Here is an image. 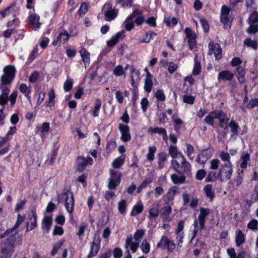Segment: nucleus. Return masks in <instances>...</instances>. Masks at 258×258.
Returning <instances> with one entry per match:
<instances>
[{"mask_svg": "<svg viewBox=\"0 0 258 258\" xmlns=\"http://www.w3.org/2000/svg\"><path fill=\"white\" fill-rule=\"evenodd\" d=\"M212 186L210 184H207L204 187V191L206 196L211 200H212L214 197V192L212 191Z\"/></svg>", "mask_w": 258, "mask_h": 258, "instance_id": "864d4df0", "label": "nucleus"}, {"mask_svg": "<svg viewBox=\"0 0 258 258\" xmlns=\"http://www.w3.org/2000/svg\"><path fill=\"white\" fill-rule=\"evenodd\" d=\"M140 247L144 254H148L150 251L151 245L147 239H144L142 241Z\"/></svg>", "mask_w": 258, "mask_h": 258, "instance_id": "79ce46f5", "label": "nucleus"}, {"mask_svg": "<svg viewBox=\"0 0 258 258\" xmlns=\"http://www.w3.org/2000/svg\"><path fill=\"white\" fill-rule=\"evenodd\" d=\"M165 131L166 130L165 128L159 127H151L148 129V132L151 134H158L161 135H162L163 133L165 132Z\"/></svg>", "mask_w": 258, "mask_h": 258, "instance_id": "4d7b16f0", "label": "nucleus"}, {"mask_svg": "<svg viewBox=\"0 0 258 258\" xmlns=\"http://www.w3.org/2000/svg\"><path fill=\"white\" fill-rule=\"evenodd\" d=\"M77 169L79 171L84 170L86 167L88 165H92L93 159L90 157L85 158L82 156L79 157L78 158Z\"/></svg>", "mask_w": 258, "mask_h": 258, "instance_id": "f3484780", "label": "nucleus"}, {"mask_svg": "<svg viewBox=\"0 0 258 258\" xmlns=\"http://www.w3.org/2000/svg\"><path fill=\"white\" fill-rule=\"evenodd\" d=\"M130 72L132 85L133 87H135L139 82L140 80V72L139 70L136 69L133 67H132V68H131Z\"/></svg>", "mask_w": 258, "mask_h": 258, "instance_id": "393cba45", "label": "nucleus"}, {"mask_svg": "<svg viewBox=\"0 0 258 258\" xmlns=\"http://www.w3.org/2000/svg\"><path fill=\"white\" fill-rule=\"evenodd\" d=\"M73 84V81L72 79L68 78L67 80L65 81L63 84V89L66 92H68L70 91L72 87Z\"/></svg>", "mask_w": 258, "mask_h": 258, "instance_id": "680f3d73", "label": "nucleus"}, {"mask_svg": "<svg viewBox=\"0 0 258 258\" xmlns=\"http://www.w3.org/2000/svg\"><path fill=\"white\" fill-rule=\"evenodd\" d=\"M180 164L176 160H172L171 166L174 170L180 174L189 176L191 174V165L184 158L180 159Z\"/></svg>", "mask_w": 258, "mask_h": 258, "instance_id": "423d86ee", "label": "nucleus"}, {"mask_svg": "<svg viewBox=\"0 0 258 258\" xmlns=\"http://www.w3.org/2000/svg\"><path fill=\"white\" fill-rule=\"evenodd\" d=\"M4 74L1 78L0 86H7L13 81L16 73L15 67L11 65L7 66L4 68Z\"/></svg>", "mask_w": 258, "mask_h": 258, "instance_id": "0eeeda50", "label": "nucleus"}, {"mask_svg": "<svg viewBox=\"0 0 258 258\" xmlns=\"http://www.w3.org/2000/svg\"><path fill=\"white\" fill-rule=\"evenodd\" d=\"M118 129L121 133L120 139L123 142H127L131 140V135L130 133V127L127 125L119 123Z\"/></svg>", "mask_w": 258, "mask_h": 258, "instance_id": "2eb2a0df", "label": "nucleus"}, {"mask_svg": "<svg viewBox=\"0 0 258 258\" xmlns=\"http://www.w3.org/2000/svg\"><path fill=\"white\" fill-rule=\"evenodd\" d=\"M69 37L70 34L67 31L61 32L56 37V39L52 42V45L56 46L59 45L62 42L64 43L69 40Z\"/></svg>", "mask_w": 258, "mask_h": 258, "instance_id": "b1692460", "label": "nucleus"}, {"mask_svg": "<svg viewBox=\"0 0 258 258\" xmlns=\"http://www.w3.org/2000/svg\"><path fill=\"white\" fill-rule=\"evenodd\" d=\"M52 219L51 216H45L42 220L41 228L48 233L51 227Z\"/></svg>", "mask_w": 258, "mask_h": 258, "instance_id": "a878e982", "label": "nucleus"}, {"mask_svg": "<svg viewBox=\"0 0 258 258\" xmlns=\"http://www.w3.org/2000/svg\"><path fill=\"white\" fill-rule=\"evenodd\" d=\"M102 11L104 15L105 20L107 22H110L114 20L118 14V10L112 8V5L109 3H106L104 5Z\"/></svg>", "mask_w": 258, "mask_h": 258, "instance_id": "6e6552de", "label": "nucleus"}, {"mask_svg": "<svg viewBox=\"0 0 258 258\" xmlns=\"http://www.w3.org/2000/svg\"><path fill=\"white\" fill-rule=\"evenodd\" d=\"M2 94L0 95V105H5L8 101V94L10 92V89L8 86H0Z\"/></svg>", "mask_w": 258, "mask_h": 258, "instance_id": "6ab92c4d", "label": "nucleus"}, {"mask_svg": "<svg viewBox=\"0 0 258 258\" xmlns=\"http://www.w3.org/2000/svg\"><path fill=\"white\" fill-rule=\"evenodd\" d=\"M157 151V148L155 146L149 147L148 149V152L146 155L147 159L152 162L154 160L155 154Z\"/></svg>", "mask_w": 258, "mask_h": 258, "instance_id": "37998d69", "label": "nucleus"}, {"mask_svg": "<svg viewBox=\"0 0 258 258\" xmlns=\"http://www.w3.org/2000/svg\"><path fill=\"white\" fill-rule=\"evenodd\" d=\"M88 9V5L85 3H82L80 6V8L79 11H78L79 15L80 16L84 15L87 12Z\"/></svg>", "mask_w": 258, "mask_h": 258, "instance_id": "338daca9", "label": "nucleus"}, {"mask_svg": "<svg viewBox=\"0 0 258 258\" xmlns=\"http://www.w3.org/2000/svg\"><path fill=\"white\" fill-rule=\"evenodd\" d=\"M142 14L143 12L141 10L136 9L126 18L124 22L126 30L129 31L132 30L135 27V23L138 26H140L145 22Z\"/></svg>", "mask_w": 258, "mask_h": 258, "instance_id": "7ed1b4c3", "label": "nucleus"}, {"mask_svg": "<svg viewBox=\"0 0 258 258\" xmlns=\"http://www.w3.org/2000/svg\"><path fill=\"white\" fill-rule=\"evenodd\" d=\"M57 199L59 203H64L67 211L69 213L73 212L74 209V199L72 192L67 190L58 195Z\"/></svg>", "mask_w": 258, "mask_h": 258, "instance_id": "39448f33", "label": "nucleus"}, {"mask_svg": "<svg viewBox=\"0 0 258 258\" xmlns=\"http://www.w3.org/2000/svg\"><path fill=\"white\" fill-rule=\"evenodd\" d=\"M64 242L63 239H61L56 242L53 246L52 249L51 251V255L52 256H54L57 252L58 250L60 249V248L62 246Z\"/></svg>", "mask_w": 258, "mask_h": 258, "instance_id": "8fccbe9b", "label": "nucleus"}, {"mask_svg": "<svg viewBox=\"0 0 258 258\" xmlns=\"http://www.w3.org/2000/svg\"><path fill=\"white\" fill-rule=\"evenodd\" d=\"M19 90L22 94H24L28 100L30 101L31 99L30 94L31 93V88L26 84L22 83L19 86Z\"/></svg>", "mask_w": 258, "mask_h": 258, "instance_id": "2f4dec72", "label": "nucleus"}, {"mask_svg": "<svg viewBox=\"0 0 258 258\" xmlns=\"http://www.w3.org/2000/svg\"><path fill=\"white\" fill-rule=\"evenodd\" d=\"M237 78L239 82L243 84L245 82L246 71L244 67L238 66L236 69Z\"/></svg>", "mask_w": 258, "mask_h": 258, "instance_id": "c85d7f7f", "label": "nucleus"}, {"mask_svg": "<svg viewBox=\"0 0 258 258\" xmlns=\"http://www.w3.org/2000/svg\"><path fill=\"white\" fill-rule=\"evenodd\" d=\"M182 200L184 206H189L192 209L196 208L199 203V199L196 197L191 196L187 192L182 194Z\"/></svg>", "mask_w": 258, "mask_h": 258, "instance_id": "4468645a", "label": "nucleus"}, {"mask_svg": "<svg viewBox=\"0 0 258 258\" xmlns=\"http://www.w3.org/2000/svg\"><path fill=\"white\" fill-rule=\"evenodd\" d=\"M158 156L159 168L162 169L164 167L165 163L167 160V155L164 152H160L158 153Z\"/></svg>", "mask_w": 258, "mask_h": 258, "instance_id": "ea45409f", "label": "nucleus"}, {"mask_svg": "<svg viewBox=\"0 0 258 258\" xmlns=\"http://www.w3.org/2000/svg\"><path fill=\"white\" fill-rule=\"evenodd\" d=\"M157 246L160 249H167L169 252H173L175 248V244L167 236L163 235L158 242Z\"/></svg>", "mask_w": 258, "mask_h": 258, "instance_id": "1a4fd4ad", "label": "nucleus"}, {"mask_svg": "<svg viewBox=\"0 0 258 258\" xmlns=\"http://www.w3.org/2000/svg\"><path fill=\"white\" fill-rule=\"evenodd\" d=\"M198 55L195 54L194 58V67L192 70V74L195 76L198 75L201 72V65L200 62L197 60Z\"/></svg>", "mask_w": 258, "mask_h": 258, "instance_id": "a19ab883", "label": "nucleus"}, {"mask_svg": "<svg viewBox=\"0 0 258 258\" xmlns=\"http://www.w3.org/2000/svg\"><path fill=\"white\" fill-rule=\"evenodd\" d=\"M195 100V97L190 95H185L183 97V102L190 105H192L194 103Z\"/></svg>", "mask_w": 258, "mask_h": 258, "instance_id": "774afa93", "label": "nucleus"}, {"mask_svg": "<svg viewBox=\"0 0 258 258\" xmlns=\"http://www.w3.org/2000/svg\"><path fill=\"white\" fill-rule=\"evenodd\" d=\"M171 179L174 184H181L185 182L186 177L184 174L178 176L176 174H173L171 175Z\"/></svg>", "mask_w": 258, "mask_h": 258, "instance_id": "4c0bfd02", "label": "nucleus"}, {"mask_svg": "<svg viewBox=\"0 0 258 258\" xmlns=\"http://www.w3.org/2000/svg\"><path fill=\"white\" fill-rule=\"evenodd\" d=\"M144 209L143 204L141 202H138L133 208L131 212V216H135L141 213Z\"/></svg>", "mask_w": 258, "mask_h": 258, "instance_id": "c9c22d12", "label": "nucleus"}, {"mask_svg": "<svg viewBox=\"0 0 258 258\" xmlns=\"http://www.w3.org/2000/svg\"><path fill=\"white\" fill-rule=\"evenodd\" d=\"M229 126L230 128L231 132L234 135H236L238 134V131L239 128V125L234 120L232 119L229 123Z\"/></svg>", "mask_w": 258, "mask_h": 258, "instance_id": "09e8293b", "label": "nucleus"}, {"mask_svg": "<svg viewBox=\"0 0 258 258\" xmlns=\"http://www.w3.org/2000/svg\"><path fill=\"white\" fill-rule=\"evenodd\" d=\"M100 248V243H96L93 241L91 245V249L87 258H91L95 256L98 253Z\"/></svg>", "mask_w": 258, "mask_h": 258, "instance_id": "f704fd0d", "label": "nucleus"}, {"mask_svg": "<svg viewBox=\"0 0 258 258\" xmlns=\"http://www.w3.org/2000/svg\"><path fill=\"white\" fill-rule=\"evenodd\" d=\"M210 210L208 208H201L200 209V214L198 215V219L196 220L199 224V229L201 230L205 228V222L206 217L210 214Z\"/></svg>", "mask_w": 258, "mask_h": 258, "instance_id": "ddd939ff", "label": "nucleus"}, {"mask_svg": "<svg viewBox=\"0 0 258 258\" xmlns=\"http://www.w3.org/2000/svg\"><path fill=\"white\" fill-rule=\"evenodd\" d=\"M243 44L247 47H251L254 49H256L257 48L258 44L256 40H252L250 38H247L244 41Z\"/></svg>", "mask_w": 258, "mask_h": 258, "instance_id": "a18cd8bd", "label": "nucleus"}, {"mask_svg": "<svg viewBox=\"0 0 258 258\" xmlns=\"http://www.w3.org/2000/svg\"><path fill=\"white\" fill-rule=\"evenodd\" d=\"M25 216L19 214L17 217L16 223L12 228L8 229L4 234L1 235V238H6V242L3 244L0 250V258H9L14 251L15 242L21 244L22 238L19 236L18 232L16 230L17 228L24 221Z\"/></svg>", "mask_w": 258, "mask_h": 258, "instance_id": "f257e3e1", "label": "nucleus"}, {"mask_svg": "<svg viewBox=\"0 0 258 258\" xmlns=\"http://www.w3.org/2000/svg\"><path fill=\"white\" fill-rule=\"evenodd\" d=\"M32 216L29 217V221L27 223L26 231H30L37 227V215L35 211H32Z\"/></svg>", "mask_w": 258, "mask_h": 258, "instance_id": "5701e85b", "label": "nucleus"}, {"mask_svg": "<svg viewBox=\"0 0 258 258\" xmlns=\"http://www.w3.org/2000/svg\"><path fill=\"white\" fill-rule=\"evenodd\" d=\"M219 116H218V118L219 119L220 125L222 128L226 129L227 128L229 118L226 113L222 112L221 111L219 110Z\"/></svg>", "mask_w": 258, "mask_h": 258, "instance_id": "bb28decb", "label": "nucleus"}, {"mask_svg": "<svg viewBox=\"0 0 258 258\" xmlns=\"http://www.w3.org/2000/svg\"><path fill=\"white\" fill-rule=\"evenodd\" d=\"M241 163L240 166L242 169H245L247 167L248 162L250 160V155L247 152H244L241 156Z\"/></svg>", "mask_w": 258, "mask_h": 258, "instance_id": "e433bc0d", "label": "nucleus"}, {"mask_svg": "<svg viewBox=\"0 0 258 258\" xmlns=\"http://www.w3.org/2000/svg\"><path fill=\"white\" fill-rule=\"evenodd\" d=\"M22 4L18 1L13 2L10 6L6 8L4 10L7 16H11L9 19V24L10 26H17L20 23V21L17 16L19 14Z\"/></svg>", "mask_w": 258, "mask_h": 258, "instance_id": "20e7f679", "label": "nucleus"}, {"mask_svg": "<svg viewBox=\"0 0 258 258\" xmlns=\"http://www.w3.org/2000/svg\"><path fill=\"white\" fill-rule=\"evenodd\" d=\"M110 178L108 179V187L110 189H114L120 182L121 174L120 172L110 169Z\"/></svg>", "mask_w": 258, "mask_h": 258, "instance_id": "9d476101", "label": "nucleus"}, {"mask_svg": "<svg viewBox=\"0 0 258 258\" xmlns=\"http://www.w3.org/2000/svg\"><path fill=\"white\" fill-rule=\"evenodd\" d=\"M168 152L172 160H180L184 157L181 152H179L177 147L174 145H170L169 147Z\"/></svg>", "mask_w": 258, "mask_h": 258, "instance_id": "412c9836", "label": "nucleus"}, {"mask_svg": "<svg viewBox=\"0 0 258 258\" xmlns=\"http://www.w3.org/2000/svg\"><path fill=\"white\" fill-rule=\"evenodd\" d=\"M127 207L126 201L125 200H122L118 203V210L119 213L123 214L126 212V208Z\"/></svg>", "mask_w": 258, "mask_h": 258, "instance_id": "603ef678", "label": "nucleus"}, {"mask_svg": "<svg viewBox=\"0 0 258 258\" xmlns=\"http://www.w3.org/2000/svg\"><path fill=\"white\" fill-rule=\"evenodd\" d=\"M145 231L144 229H138L137 230L134 235V238L136 242H138L139 244V242L141 241V239L145 235Z\"/></svg>", "mask_w": 258, "mask_h": 258, "instance_id": "49530a36", "label": "nucleus"}, {"mask_svg": "<svg viewBox=\"0 0 258 258\" xmlns=\"http://www.w3.org/2000/svg\"><path fill=\"white\" fill-rule=\"evenodd\" d=\"M233 173V168L232 163H225L220 165L217 172L213 171L209 172L206 181L213 182L219 179L221 182H225L231 178Z\"/></svg>", "mask_w": 258, "mask_h": 258, "instance_id": "f03ea898", "label": "nucleus"}, {"mask_svg": "<svg viewBox=\"0 0 258 258\" xmlns=\"http://www.w3.org/2000/svg\"><path fill=\"white\" fill-rule=\"evenodd\" d=\"M173 120L175 123L174 128L176 132H178L181 128L182 124H183L182 120L179 118L175 117L174 116L172 117Z\"/></svg>", "mask_w": 258, "mask_h": 258, "instance_id": "052dcab7", "label": "nucleus"}, {"mask_svg": "<svg viewBox=\"0 0 258 258\" xmlns=\"http://www.w3.org/2000/svg\"><path fill=\"white\" fill-rule=\"evenodd\" d=\"M101 106V102L100 99H97L94 102V108L91 110L93 117H97L99 116L100 110Z\"/></svg>", "mask_w": 258, "mask_h": 258, "instance_id": "58836bf2", "label": "nucleus"}, {"mask_svg": "<svg viewBox=\"0 0 258 258\" xmlns=\"http://www.w3.org/2000/svg\"><path fill=\"white\" fill-rule=\"evenodd\" d=\"M153 86L152 79H145L144 89L146 92L149 93L151 91Z\"/></svg>", "mask_w": 258, "mask_h": 258, "instance_id": "bf43d9fd", "label": "nucleus"}, {"mask_svg": "<svg viewBox=\"0 0 258 258\" xmlns=\"http://www.w3.org/2000/svg\"><path fill=\"white\" fill-rule=\"evenodd\" d=\"M220 161L218 159H212L210 162V169L213 170L218 169Z\"/></svg>", "mask_w": 258, "mask_h": 258, "instance_id": "13d9d810", "label": "nucleus"}, {"mask_svg": "<svg viewBox=\"0 0 258 258\" xmlns=\"http://www.w3.org/2000/svg\"><path fill=\"white\" fill-rule=\"evenodd\" d=\"M219 157L222 161L225 163H231L230 161V156L228 153L221 151L219 154Z\"/></svg>", "mask_w": 258, "mask_h": 258, "instance_id": "6e6d98bb", "label": "nucleus"}, {"mask_svg": "<svg viewBox=\"0 0 258 258\" xmlns=\"http://www.w3.org/2000/svg\"><path fill=\"white\" fill-rule=\"evenodd\" d=\"M186 38L190 50L195 51L197 47V35L190 28L186 27L184 30Z\"/></svg>", "mask_w": 258, "mask_h": 258, "instance_id": "9b49d317", "label": "nucleus"}, {"mask_svg": "<svg viewBox=\"0 0 258 258\" xmlns=\"http://www.w3.org/2000/svg\"><path fill=\"white\" fill-rule=\"evenodd\" d=\"M80 53L84 63L85 67L86 68L90 63V53L84 48L80 50Z\"/></svg>", "mask_w": 258, "mask_h": 258, "instance_id": "473e14b6", "label": "nucleus"}, {"mask_svg": "<svg viewBox=\"0 0 258 258\" xmlns=\"http://www.w3.org/2000/svg\"><path fill=\"white\" fill-rule=\"evenodd\" d=\"M234 77V74L228 70L222 71L218 74L217 79L220 81H231Z\"/></svg>", "mask_w": 258, "mask_h": 258, "instance_id": "aec40b11", "label": "nucleus"}, {"mask_svg": "<svg viewBox=\"0 0 258 258\" xmlns=\"http://www.w3.org/2000/svg\"><path fill=\"white\" fill-rule=\"evenodd\" d=\"M209 54H213L215 55V58L217 60L220 59L222 57V49L219 44L213 42H210L209 43Z\"/></svg>", "mask_w": 258, "mask_h": 258, "instance_id": "dca6fc26", "label": "nucleus"}, {"mask_svg": "<svg viewBox=\"0 0 258 258\" xmlns=\"http://www.w3.org/2000/svg\"><path fill=\"white\" fill-rule=\"evenodd\" d=\"M245 241V237L240 229H237L236 231L235 242L237 246L239 247L243 244Z\"/></svg>", "mask_w": 258, "mask_h": 258, "instance_id": "cd10ccee", "label": "nucleus"}, {"mask_svg": "<svg viewBox=\"0 0 258 258\" xmlns=\"http://www.w3.org/2000/svg\"><path fill=\"white\" fill-rule=\"evenodd\" d=\"M177 189L176 187H173L170 188L167 193V198L169 201H172L174 198Z\"/></svg>", "mask_w": 258, "mask_h": 258, "instance_id": "0e129e2a", "label": "nucleus"}, {"mask_svg": "<svg viewBox=\"0 0 258 258\" xmlns=\"http://www.w3.org/2000/svg\"><path fill=\"white\" fill-rule=\"evenodd\" d=\"M55 98V94L54 90L51 89L48 92V101H47V106L51 107L54 106L55 104L54 99Z\"/></svg>", "mask_w": 258, "mask_h": 258, "instance_id": "de8ad7c7", "label": "nucleus"}, {"mask_svg": "<svg viewBox=\"0 0 258 258\" xmlns=\"http://www.w3.org/2000/svg\"><path fill=\"white\" fill-rule=\"evenodd\" d=\"M124 160V156H121L113 160L112 166L114 168H119L123 164Z\"/></svg>", "mask_w": 258, "mask_h": 258, "instance_id": "c03bdc74", "label": "nucleus"}, {"mask_svg": "<svg viewBox=\"0 0 258 258\" xmlns=\"http://www.w3.org/2000/svg\"><path fill=\"white\" fill-rule=\"evenodd\" d=\"M211 157V155L208 154V151H204L198 156L197 162L200 164L204 165Z\"/></svg>", "mask_w": 258, "mask_h": 258, "instance_id": "c756f323", "label": "nucleus"}, {"mask_svg": "<svg viewBox=\"0 0 258 258\" xmlns=\"http://www.w3.org/2000/svg\"><path fill=\"white\" fill-rule=\"evenodd\" d=\"M124 247L127 255L124 258H132L131 254L129 251V248L133 252H136L139 247V243L138 242H133V236L131 234L128 235L125 240Z\"/></svg>", "mask_w": 258, "mask_h": 258, "instance_id": "f8f14e48", "label": "nucleus"}, {"mask_svg": "<svg viewBox=\"0 0 258 258\" xmlns=\"http://www.w3.org/2000/svg\"><path fill=\"white\" fill-rule=\"evenodd\" d=\"M186 151L185 153L188 156L189 160H194V157L192 156V155L194 153V148L192 146L189 144H186Z\"/></svg>", "mask_w": 258, "mask_h": 258, "instance_id": "5fc2aeb1", "label": "nucleus"}, {"mask_svg": "<svg viewBox=\"0 0 258 258\" xmlns=\"http://www.w3.org/2000/svg\"><path fill=\"white\" fill-rule=\"evenodd\" d=\"M39 16L35 14H33L28 17V24L33 30H36L40 27L41 23L39 22Z\"/></svg>", "mask_w": 258, "mask_h": 258, "instance_id": "a211bd4d", "label": "nucleus"}, {"mask_svg": "<svg viewBox=\"0 0 258 258\" xmlns=\"http://www.w3.org/2000/svg\"><path fill=\"white\" fill-rule=\"evenodd\" d=\"M113 74L116 77H119L124 74L125 70L121 65H118L113 70Z\"/></svg>", "mask_w": 258, "mask_h": 258, "instance_id": "3c124183", "label": "nucleus"}, {"mask_svg": "<svg viewBox=\"0 0 258 258\" xmlns=\"http://www.w3.org/2000/svg\"><path fill=\"white\" fill-rule=\"evenodd\" d=\"M258 23V13L256 12H253L248 19L249 24H254Z\"/></svg>", "mask_w": 258, "mask_h": 258, "instance_id": "e2e57ef3", "label": "nucleus"}, {"mask_svg": "<svg viewBox=\"0 0 258 258\" xmlns=\"http://www.w3.org/2000/svg\"><path fill=\"white\" fill-rule=\"evenodd\" d=\"M124 32L121 31L117 32L115 35L112 36L111 39L107 41V45L109 47H113L114 46L120 37L123 36Z\"/></svg>", "mask_w": 258, "mask_h": 258, "instance_id": "72a5a7b5", "label": "nucleus"}, {"mask_svg": "<svg viewBox=\"0 0 258 258\" xmlns=\"http://www.w3.org/2000/svg\"><path fill=\"white\" fill-rule=\"evenodd\" d=\"M159 203H154L149 209L148 218L150 220H153L158 217L159 214Z\"/></svg>", "mask_w": 258, "mask_h": 258, "instance_id": "4be33fe9", "label": "nucleus"}, {"mask_svg": "<svg viewBox=\"0 0 258 258\" xmlns=\"http://www.w3.org/2000/svg\"><path fill=\"white\" fill-rule=\"evenodd\" d=\"M221 22L223 24L225 28L230 26V21L229 19V15H221Z\"/></svg>", "mask_w": 258, "mask_h": 258, "instance_id": "69168bd1", "label": "nucleus"}, {"mask_svg": "<svg viewBox=\"0 0 258 258\" xmlns=\"http://www.w3.org/2000/svg\"><path fill=\"white\" fill-rule=\"evenodd\" d=\"M219 110H214L210 112L205 118V121L208 124L213 125L214 124V120L218 118L219 115Z\"/></svg>", "mask_w": 258, "mask_h": 258, "instance_id": "7c9ffc66", "label": "nucleus"}]
</instances>
